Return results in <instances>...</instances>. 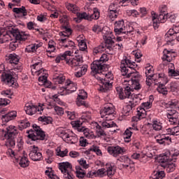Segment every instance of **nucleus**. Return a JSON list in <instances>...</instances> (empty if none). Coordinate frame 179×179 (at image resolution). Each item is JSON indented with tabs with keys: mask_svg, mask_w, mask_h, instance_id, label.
Instances as JSON below:
<instances>
[{
	"mask_svg": "<svg viewBox=\"0 0 179 179\" xmlns=\"http://www.w3.org/2000/svg\"><path fill=\"white\" fill-rule=\"evenodd\" d=\"M100 17V13L97 8H94L93 13L90 16V20L94 19V20H97Z\"/></svg>",
	"mask_w": 179,
	"mask_h": 179,
	"instance_id": "bf43d9fd",
	"label": "nucleus"
},
{
	"mask_svg": "<svg viewBox=\"0 0 179 179\" xmlns=\"http://www.w3.org/2000/svg\"><path fill=\"white\" fill-rule=\"evenodd\" d=\"M65 6L69 12H71L72 13H76L77 12H79V7L76 6V4H73L69 2H66L65 3Z\"/></svg>",
	"mask_w": 179,
	"mask_h": 179,
	"instance_id": "473e14b6",
	"label": "nucleus"
},
{
	"mask_svg": "<svg viewBox=\"0 0 179 179\" xmlns=\"http://www.w3.org/2000/svg\"><path fill=\"white\" fill-rule=\"evenodd\" d=\"M13 71H10V70H9L4 74H2L1 80L4 83H7V85L10 86V87L17 89V87H19V84H17V82L15 80V78H13V76H15L13 75Z\"/></svg>",
	"mask_w": 179,
	"mask_h": 179,
	"instance_id": "9d476101",
	"label": "nucleus"
},
{
	"mask_svg": "<svg viewBox=\"0 0 179 179\" xmlns=\"http://www.w3.org/2000/svg\"><path fill=\"white\" fill-rule=\"evenodd\" d=\"M71 125L73 128H77L78 132H82L85 130V127H82V122L79 120L71 122Z\"/></svg>",
	"mask_w": 179,
	"mask_h": 179,
	"instance_id": "37998d69",
	"label": "nucleus"
},
{
	"mask_svg": "<svg viewBox=\"0 0 179 179\" xmlns=\"http://www.w3.org/2000/svg\"><path fill=\"white\" fill-rule=\"evenodd\" d=\"M103 40H105L106 44H108L109 45H113V43L114 41H113V38H114V36L113 35V33L110 31H107L106 34H103Z\"/></svg>",
	"mask_w": 179,
	"mask_h": 179,
	"instance_id": "a878e982",
	"label": "nucleus"
},
{
	"mask_svg": "<svg viewBox=\"0 0 179 179\" xmlns=\"http://www.w3.org/2000/svg\"><path fill=\"white\" fill-rule=\"evenodd\" d=\"M136 115L141 120L143 118H146V110H145V108H138Z\"/></svg>",
	"mask_w": 179,
	"mask_h": 179,
	"instance_id": "49530a36",
	"label": "nucleus"
},
{
	"mask_svg": "<svg viewBox=\"0 0 179 179\" xmlns=\"http://www.w3.org/2000/svg\"><path fill=\"white\" fill-rule=\"evenodd\" d=\"M162 167L166 169L167 173H173L176 170V164H173V162H168L165 164H162Z\"/></svg>",
	"mask_w": 179,
	"mask_h": 179,
	"instance_id": "58836bf2",
	"label": "nucleus"
},
{
	"mask_svg": "<svg viewBox=\"0 0 179 179\" xmlns=\"http://www.w3.org/2000/svg\"><path fill=\"white\" fill-rule=\"evenodd\" d=\"M130 100L129 104L131 105L134 108L141 103V100H142V94H132L130 95Z\"/></svg>",
	"mask_w": 179,
	"mask_h": 179,
	"instance_id": "a211bd4d",
	"label": "nucleus"
},
{
	"mask_svg": "<svg viewBox=\"0 0 179 179\" xmlns=\"http://www.w3.org/2000/svg\"><path fill=\"white\" fill-rule=\"evenodd\" d=\"M57 133L65 142L70 143V145H75V143H78V141H79L78 136L71 131L58 129Z\"/></svg>",
	"mask_w": 179,
	"mask_h": 179,
	"instance_id": "6e6552de",
	"label": "nucleus"
},
{
	"mask_svg": "<svg viewBox=\"0 0 179 179\" xmlns=\"http://www.w3.org/2000/svg\"><path fill=\"white\" fill-rule=\"evenodd\" d=\"M115 174V170L111 164H106V176H108L110 178Z\"/></svg>",
	"mask_w": 179,
	"mask_h": 179,
	"instance_id": "79ce46f5",
	"label": "nucleus"
},
{
	"mask_svg": "<svg viewBox=\"0 0 179 179\" xmlns=\"http://www.w3.org/2000/svg\"><path fill=\"white\" fill-rule=\"evenodd\" d=\"M17 135V129L13 125L6 127V130L0 129V138L2 141H6L5 145L7 148H13L16 145L15 138Z\"/></svg>",
	"mask_w": 179,
	"mask_h": 179,
	"instance_id": "7ed1b4c3",
	"label": "nucleus"
},
{
	"mask_svg": "<svg viewBox=\"0 0 179 179\" xmlns=\"http://www.w3.org/2000/svg\"><path fill=\"white\" fill-rule=\"evenodd\" d=\"M53 82L55 85H62L65 82V77L62 74L56 73L53 76Z\"/></svg>",
	"mask_w": 179,
	"mask_h": 179,
	"instance_id": "7c9ffc66",
	"label": "nucleus"
},
{
	"mask_svg": "<svg viewBox=\"0 0 179 179\" xmlns=\"http://www.w3.org/2000/svg\"><path fill=\"white\" fill-rule=\"evenodd\" d=\"M132 130L127 129V130L124 133V139L125 140V142H129V139L131 138V136H132Z\"/></svg>",
	"mask_w": 179,
	"mask_h": 179,
	"instance_id": "5fc2aeb1",
	"label": "nucleus"
},
{
	"mask_svg": "<svg viewBox=\"0 0 179 179\" xmlns=\"http://www.w3.org/2000/svg\"><path fill=\"white\" fill-rule=\"evenodd\" d=\"M103 51H106V47H104V45H99L98 47L94 48L93 54L94 55H97V54H100Z\"/></svg>",
	"mask_w": 179,
	"mask_h": 179,
	"instance_id": "603ef678",
	"label": "nucleus"
},
{
	"mask_svg": "<svg viewBox=\"0 0 179 179\" xmlns=\"http://www.w3.org/2000/svg\"><path fill=\"white\" fill-rule=\"evenodd\" d=\"M89 152H94L97 156H103V152H101V150H100L99 147L96 145H92L89 150Z\"/></svg>",
	"mask_w": 179,
	"mask_h": 179,
	"instance_id": "3c124183",
	"label": "nucleus"
},
{
	"mask_svg": "<svg viewBox=\"0 0 179 179\" xmlns=\"http://www.w3.org/2000/svg\"><path fill=\"white\" fill-rule=\"evenodd\" d=\"M77 17L74 18V22H76V23H80L82 22L83 19H85V20H90V17L87 13H76Z\"/></svg>",
	"mask_w": 179,
	"mask_h": 179,
	"instance_id": "b1692460",
	"label": "nucleus"
},
{
	"mask_svg": "<svg viewBox=\"0 0 179 179\" xmlns=\"http://www.w3.org/2000/svg\"><path fill=\"white\" fill-rule=\"evenodd\" d=\"M20 166L24 168L29 166V159H27V157H23L20 159Z\"/></svg>",
	"mask_w": 179,
	"mask_h": 179,
	"instance_id": "e2e57ef3",
	"label": "nucleus"
},
{
	"mask_svg": "<svg viewBox=\"0 0 179 179\" xmlns=\"http://www.w3.org/2000/svg\"><path fill=\"white\" fill-rule=\"evenodd\" d=\"M41 47V43H34L29 45H27L25 48V52H36L37 48Z\"/></svg>",
	"mask_w": 179,
	"mask_h": 179,
	"instance_id": "72a5a7b5",
	"label": "nucleus"
},
{
	"mask_svg": "<svg viewBox=\"0 0 179 179\" xmlns=\"http://www.w3.org/2000/svg\"><path fill=\"white\" fill-rule=\"evenodd\" d=\"M56 155L57 156H59L60 157H65L68 155V149L64 150H61V148H57L56 149Z\"/></svg>",
	"mask_w": 179,
	"mask_h": 179,
	"instance_id": "6e6d98bb",
	"label": "nucleus"
},
{
	"mask_svg": "<svg viewBox=\"0 0 179 179\" xmlns=\"http://www.w3.org/2000/svg\"><path fill=\"white\" fill-rule=\"evenodd\" d=\"M83 64V62L81 63L80 66H78L76 68L75 67H72L76 71L77 69H79V68L80 69V71H77L75 73V76H76V78H82L83 75H85L86 73L87 72V65L86 64Z\"/></svg>",
	"mask_w": 179,
	"mask_h": 179,
	"instance_id": "aec40b11",
	"label": "nucleus"
},
{
	"mask_svg": "<svg viewBox=\"0 0 179 179\" xmlns=\"http://www.w3.org/2000/svg\"><path fill=\"white\" fill-rule=\"evenodd\" d=\"M8 61L10 64L17 65V64H19V61H20V57L17 55L12 53L8 55Z\"/></svg>",
	"mask_w": 179,
	"mask_h": 179,
	"instance_id": "c9c22d12",
	"label": "nucleus"
},
{
	"mask_svg": "<svg viewBox=\"0 0 179 179\" xmlns=\"http://www.w3.org/2000/svg\"><path fill=\"white\" fill-rule=\"evenodd\" d=\"M108 61V55L103 54L99 60H95L91 64L92 73H101L104 69H107V65L104 62Z\"/></svg>",
	"mask_w": 179,
	"mask_h": 179,
	"instance_id": "39448f33",
	"label": "nucleus"
},
{
	"mask_svg": "<svg viewBox=\"0 0 179 179\" xmlns=\"http://www.w3.org/2000/svg\"><path fill=\"white\" fill-rule=\"evenodd\" d=\"M168 118L178 117V113L176 110H169L166 114Z\"/></svg>",
	"mask_w": 179,
	"mask_h": 179,
	"instance_id": "338daca9",
	"label": "nucleus"
},
{
	"mask_svg": "<svg viewBox=\"0 0 179 179\" xmlns=\"http://www.w3.org/2000/svg\"><path fill=\"white\" fill-rule=\"evenodd\" d=\"M159 163L162 164H167L169 163V157L164 155L158 159Z\"/></svg>",
	"mask_w": 179,
	"mask_h": 179,
	"instance_id": "69168bd1",
	"label": "nucleus"
},
{
	"mask_svg": "<svg viewBox=\"0 0 179 179\" xmlns=\"http://www.w3.org/2000/svg\"><path fill=\"white\" fill-rule=\"evenodd\" d=\"M59 45L62 47H64V48H69V50H72L75 48L76 46L75 45V42L72 40H70L69 38H60L58 40Z\"/></svg>",
	"mask_w": 179,
	"mask_h": 179,
	"instance_id": "f3484780",
	"label": "nucleus"
},
{
	"mask_svg": "<svg viewBox=\"0 0 179 179\" xmlns=\"http://www.w3.org/2000/svg\"><path fill=\"white\" fill-rule=\"evenodd\" d=\"M82 132H83L84 136L85 138H87L88 139H94L95 136L93 132H89L87 129H85L84 130H82Z\"/></svg>",
	"mask_w": 179,
	"mask_h": 179,
	"instance_id": "052dcab7",
	"label": "nucleus"
},
{
	"mask_svg": "<svg viewBox=\"0 0 179 179\" xmlns=\"http://www.w3.org/2000/svg\"><path fill=\"white\" fill-rule=\"evenodd\" d=\"M167 132L170 135L178 136L179 135V124L175 127L167 129Z\"/></svg>",
	"mask_w": 179,
	"mask_h": 179,
	"instance_id": "a18cd8bd",
	"label": "nucleus"
},
{
	"mask_svg": "<svg viewBox=\"0 0 179 179\" xmlns=\"http://www.w3.org/2000/svg\"><path fill=\"white\" fill-rule=\"evenodd\" d=\"M166 174L164 173V171H157V173L154 175V177L155 179H163L164 178Z\"/></svg>",
	"mask_w": 179,
	"mask_h": 179,
	"instance_id": "774afa93",
	"label": "nucleus"
},
{
	"mask_svg": "<svg viewBox=\"0 0 179 179\" xmlns=\"http://www.w3.org/2000/svg\"><path fill=\"white\" fill-rule=\"evenodd\" d=\"M29 156L34 162H40V160H43V154L40 152L38 147L36 145L31 146V150L29 152Z\"/></svg>",
	"mask_w": 179,
	"mask_h": 179,
	"instance_id": "ddd939ff",
	"label": "nucleus"
},
{
	"mask_svg": "<svg viewBox=\"0 0 179 179\" xmlns=\"http://www.w3.org/2000/svg\"><path fill=\"white\" fill-rule=\"evenodd\" d=\"M50 108H54L55 110V114H56V115H59V116H62L64 114V109L58 106H57V104L55 103H50Z\"/></svg>",
	"mask_w": 179,
	"mask_h": 179,
	"instance_id": "c756f323",
	"label": "nucleus"
},
{
	"mask_svg": "<svg viewBox=\"0 0 179 179\" xmlns=\"http://www.w3.org/2000/svg\"><path fill=\"white\" fill-rule=\"evenodd\" d=\"M76 177H78V178H83V177L86 176V173L83 170L82 168H80V166L76 167Z\"/></svg>",
	"mask_w": 179,
	"mask_h": 179,
	"instance_id": "c03bdc74",
	"label": "nucleus"
},
{
	"mask_svg": "<svg viewBox=\"0 0 179 179\" xmlns=\"http://www.w3.org/2000/svg\"><path fill=\"white\" fill-rule=\"evenodd\" d=\"M152 26L154 29H158L159 25L162 22L159 20V18L157 17V16H156V14L152 15Z\"/></svg>",
	"mask_w": 179,
	"mask_h": 179,
	"instance_id": "864d4df0",
	"label": "nucleus"
},
{
	"mask_svg": "<svg viewBox=\"0 0 179 179\" xmlns=\"http://www.w3.org/2000/svg\"><path fill=\"white\" fill-rule=\"evenodd\" d=\"M114 31L116 34H121V33H131V31L126 29L124 20H120L115 22Z\"/></svg>",
	"mask_w": 179,
	"mask_h": 179,
	"instance_id": "2eb2a0df",
	"label": "nucleus"
},
{
	"mask_svg": "<svg viewBox=\"0 0 179 179\" xmlns=\"http://www.w3.org/2000/svg\"><path fill=\"white\" fill-rule=\"evenodd\" d=\"M152 128L155 131H162V128H163V125L162 122L157 120H154L152 122Z\"/></svg>",
	"mask_w": 179,
	"mask_h": 179,
	"instance_id": "8fccbe9b",
	"label": "nucleus"
},
{
	"mask_svg": "<svg viewBox=\"0 0 179 179\" xmlns=\"http://www.w3.org/2000/svg\"><path fill=\"white\" fill-rule=\"evenodd\" d=\"M33 127L34 130L27 131V134H29L28 138L31 141H44L45 139L44 131L37 124H34Z\"/></svg>",
	"mask_w": 179,
	"mask_h": 179,
	"instance_id": "1a4fd4ad",
	"label": "nucleus"
},
{
	"mask_svg": "<svg viewBox=\"0 0 179 179\" xmlns=\"http://www.w3.org/2000/svg\"><path fill=\"white\" fill-rule=\"evenodd\" d=\"M72 34V29L67 27H64V31L59 33V36H60V38H69V36Z\"/></svg>",
	"mask_w": 179,
	"mask_h": 179,
	"instance_id": "f704fd0d",
	"label": "nucleus"
},
{
	"mask_svg": "<svg viewBox=\"0 0 179 179\" xmlns=\"http://www.w3.org/2000/svg\"><path fill=\"white\" fill-rule=\"evenodd\" d=\"M94 127L96 129V132L98 136H104L106 135V133L101 129V127L97 122L94 123Z\"/></svg>",
	"mask_w": 179,
	"mask_h": 179,
	"instance_id": "de8ad7c7",
	"label": "nucleus"
},
{
	"mask_svg": "<svg viewBox=\"0 0 179 179\" xmlns=\"http://www.w3.org/2000/svg\"><path fill=\"white\" fill-rule=\"evenodd\" d=\"M107 152L113 157H118L120 155H124V148H121L120 145L109 146L107 148Z\"/></svg>",
	"mask_w": 179,
	"mask_h": 179,
	"instance_id": "4468645a",
	"label": "nucleus"
},
{
	"mask_svg": "<svg viewBox=\"0 0 179 179\" xmlns=\"http://www.w3.org/2000/svg\"><path fill=\"white\" fill-rule=\"evenodd\" d=\"M43 107H44V103H42L38 106H36L31 103H26L24 106V111L28 115H33L36 114V113L41 114V111L44 110V108Z\"/></svg>",
	"mask_w": 179,
	"mask_h": 179,
	"instance_id": "f8f14e48",
	"label": "nucleus"
},
{
	"mask_svg": "<svg viewBox=\"0 0 179 179\" xmlns=\"http://www.w3.org/2000/svg\"><path fill=\"white\" fill-rule=\"evenodd\" d=\"M38 121L44 122V124H51L52 122V118L51 117L42 116L38 117Z\"/></svg>",
	"mask_w": 179,
	"mask_h": 179,
	"instance_id": "4d7b16f0",
	"label": "nucleus"
},
{
	"mask_svg": "<svg viewBox=\"0 0 179 179\" xmlns=\"http://www.w3.org/2000/svg\"><path fill=\"white\" fill-rule=\"evenodd\" d=\"M114 106L112 103H106L100 111L101 117L103 118L101 125L103 128H114L117 124L113 122L114 115Z\"/></svg>",
	"mask_w": 179,
	"mask_h": 179,
	"instance_id": "f03ea898",
	"label": "nucleus"
},
{
	"mask_svg": "<svg viewBox=\"0 0 179 179\" xmlns=\"http://www.w3.org/2000/svg\"><path fill=\"white\" fill-rule=\"evenodd\" d=\"M43 63L38 62L31 66V72L34 76H39L38 82H45V79L48 78L47 70L43 69Z\"/></svg>",
	"mask_w": 179,
	"mask_h": 179,
	"instance_id": "423d86ee",
	"label": "nucleus"
},
{
	"mask_svg": "<svg viewBox=\"0 0 179 179\" xmlns=\"http://www.w3.org/2000/svg\"><path fill=\"white\" fill-rule=\"evenodd\" d=\"M59 169L64 174V178L66 179H73L75 176L72 174V165L68 162H61L59 164Z\"/></svg>",
	"mask_w": 179,
	"mask_h": 179,
	"instance_id": "9b49d317",
	"label": "nucleus"
},
{
	"mask_svg": "<svg viewBox=\"0 0 179 179\" xmlns=\"http://www.w3.org/2000/svg\"><path fill=\"white\" fill-rule=\"evenodd\" d=\"M60 89H64V90H70V89H73L74 90L78 89L76 87V84L73 83L71 80L68 79L66 80L64 86H59Z\"/></svg>",
	"mask_w": 179,
	"mask_h": 179,
	"instance_id": "bb28decb",
	"label": "nucleus"
},
{
	"mask_svg": "<svg viewBox=\"0 0 179 179\" xmlns=\"http://www.w3.org/2000/svg\"><path fill=\"white\" fill-rule=\"evenodd\" d=\"M77 41L78 43V47L80 51H85V50H87V45L85 41V38H83V35H80L78 37H77Z\"/></svg>",
	"mask_w": 179,
	"mask_h": 179,
	"instance_id": "5701e85b",
	"label": "nucleus"
},
{
	"mask_svg": "<svg viewBox=\"0 0 179 179\" xmlns=\"http://www.w3.org/2000/svg\"><path fill=\"white\" fill-rule=\"evenodd\" d=\"M179 102L177 100H173L166 104L167 106L170 107L171 108H179L178 106Z\"/></svg>",
	"mask_w": 179,
	"mask_h": 179,
	"instance_id": "680f3d73",
	"label": "nucleus"
},
{
	"mask_svg": "<svg viewBox=\"0 0 179 179\" xmlns=\"http://www.w3.org/2000/svg\"><path fill=\"white\" fill-rule=\"evenodd\" d=\"M132 108H134V106H131L129 103L125 106L122 109L123 115H129V113H132Z\"/></svg>",
	"mask_w": 179,
	"mask_h": 179,
	"instance_id": "09e8293b",
	"label": "nucleus"
},
{
	"mask_svg": "<svg viewBox=\"0 0 179 179\" xmlns=\"http://www.w3.org/2000/svg\"><path fill=\"white\" fill-rule=\"evenodd\" d=\"M167 141L171 142V138H170L167 134H159L157 136L156 142L157 143H159V145H166V142H167Z\"/></svg>",
	"mask_w": 179,
	"mask_h": 179,
	"instance_id": "4be33fe9",
	"label": "nucleus"
},
{
	"mask_svg": "<svg viewBox=\"0 0 179 179\" xmlns=\"http://www.w3.org/2000/svg\"><path fill=\"white\" fill-rule=\"evenodd\" d=\"M108 70V67L107 69H103L101 73H94L96 74L103 75L105 76L104 78H100L101 83L102 84L103 90H110V89H113V80L114 79V76H113V73L111 71L107 72Z\"/></svg>",
	"mask_w": 179,
	"mask_h": 179,
	"instance_id": "0eeeda50",
	"label": "nucleus"
},
{
	"mask_svg": "<svg viewBox=\"0 0 179 179\" xmlns=\"http://www.w3.org/2000/svg\"><path fill=\"white\" fill-rule=\"evenodd\" d=\"M176 38H173V36H169V35H165V40L166 41V44L168 45H173L174 44V40Z\"/></svg>",
	"mask_w": 179,
	"mask_h": 179,
	"instance_id": "0e129e2a",
	"label": "nucleus"
},
{
	"mask_svg": "<svg viewBox=\"0 0 179 179\" xmlns=\"http://www.w3.org/2000/svg\"><path fill=\"white\" fill-rule=\"evenodd\" d=\"M14 13H17V15H22L23 16H27V10H26V7L22 6L21 8H14L13 9Z\"/></svg>",
	"mask_w": 179,
	"mask_h": 179,
	"instance_id": "a19ab883",
	"label": "nucleus"
},
{
	"mask_svg": "<svg viewBox=\"0 0 179 179\" xmlns=\"http://www.w3.org/2000/svg\"><path fill=\"white\" fill-rule=\"evenodd\" d=\"M119 161L121 162L123 169H128L131 166V159L126 155L120 157Z\"/></svg>",
	"mask_w": 179,
	"mask_h": 179,
	"instance_id": "cd10ccee",
	"label": "nucleus"
},
{
	"mask_svg": "<svg viewBox=\"0 0 179 179\" xmlns=\"http://www.w3.org/2000/svg\"><path fill=\"white\" fill-rule=\"evenodd\" d=\"M16 117V111H11L8 113L6 115H2L1 120L4 121V122H9V121H12Z\"/></svg>",
	"mask_w": 179,
	"mask_h": 179,
	"instance_id": "393cba45",
	"label": "nucleus"
},
{
	"mask_svg": "<svg viewBox=\"0 0 179 179\" xmlns=\"http://www.w3.org/2000/svg\"><path fill=\"white\" fill-rule=\"evenodd\" d=\"M72 55V52L69 50L64 52L63 54L58 55L55 62L57 64H59L61 61H64L65 59L66 64L69 65L71 68H78V66H80L82 65V62H83V57L80 55H76V57L71 59H69V57Z\"/></svg>",
	"mask_w": 179,
	"mask_h": 179,
	"instance_id": "20e7f679",
	"label": "nucleus"
},
{
	"mask_svg": "<svg viewBox=\"0 0 179 179\" xmlns=\"http://www.w3.org/2000/svg\"><path fill=\"white\" fill-rule=\"evenodd\" d=\"M137 66L136 63L131 62L126 57L121 61L120 71L122 75L131 79V85L128 83V81L124 80L123 83V89L124 90H141L142 89V85L139 83L141 75L135 69Z\"/></svg>",
	"mask_w": 179,
	"mask_h": 179,
	"instance_id": "f257e3e1",
	"label": "nucleus"
},
{
	"mask_svg": "<svg viewBox=\"0 0 179 179\" xmlns=\"http://www.w3.org/2000/svg\"><path fill=\"white\" fill-rule=\"evenodd\" d=\"M168 73L169 76H179V71H176V67H174V64L173 63H169L168 64Z\"/></svg>",
	"mask_w": 179,
	"mask_h": 179,
	"instance_id": "2f4dec72",
	"label": "nucleus"
},
{
	"mask_svg": "<svg viewBox=\"0 0 179 179\" xmlns=\"http://www.w3.org/2000/svg\"><path fill=\"white\" fill-rule=\"evenodd\" d=\"M45 162L48 164H51L54 162V151L51 150H46Z\"/></svg>",
	"mask_w": 179,
	"mask_h": 179,
	"instance_id": "4c0bfd02",
	"label": "nucleus"
},
{
	"mask_svg": "<svg viewBox=\"0 0 179 179\" xmlns=\"http://www.w3.org/2000/svg\"><path fill=\"white\" fill-rule=\"evenodd\" d=\"M92 31H94V33H100L102 32L103 34H105L106 33V29H103L100 25L99 24H95L92 27Z\"/></svg>",
	"mask_w": 179,
	"mask_h": 179,
	"instance_id": "13d9d810",
	"label": "nucleus"
},
{
	"mask_svg": "<svg viewBox=\"0 0 179 179\" xmlns=\"http://www.w3.org/2000/svg\"><path fill=\"white\" fill-rule=\"evenodd\" d=\"M39 85L41 86H45V87H47L48 89H52L55 90L58 87V85H54L50 81H47V78H45V82L39 81Z\"/></svg>",
	"mask_w": 179,
	"mask_h": 179,
	"instance_id": "ea45409f",
	"label": "nucleus"
},
{
	"mask_svg": "<svg viewBox=\"0 0 179 179\" xmlns=\"http://www.w3.org/2000/svg\"><path fill=\"white\" fill-rule=\"evenodd\" d=\"M12 34L16 41H24L25 40H27V37H29V35L26 34V32H20L19 30L13 31Z\"/></svg>",
	"mask_w": 179,
	"mask_h": 179,
	"instance_id": "6ab92c4d",
	"label": "nucleus"
},
{
	"mask_svg": "<svg viewBox=\"0 0 179 179\" xmlns=\"http://www.w3.org/2000/svg\"><path fill=\"white\" fill-rule=\"evenodd\" d=\"M155 77L158 78L157 82L159 83L157 90H164V89H166L165 85L169 82L166 75L164 73L155 74Z\"/></svg>",
	"mask_w": 179,
	"mask_h": 179,
	"instance_id": "dca6fc26",
	"label": "nucleus"
},
{
	"mask_svg": "<svg viewBox=\"0 0 179 179\" xmlns=\"http://www.w3.org/2000/svg\"><path fill=\"white\" fill-rule=\"evenodd\" d=\"M174 58V52H171L167 49H164L163 51V61H167L168 62H171Z\"/></svg>",
	"mask_w": 179,
	"mask_h": 179,
	"instance_id": "412c9836",
	"label": "nucleus"
},
{
	"mask_svg": "<svg viewBox=\"0 0 179 179\" xmlns=\"http://www.w3.org/2000/svg\"><path fill=\"white\" fill-rule=\"evenodd\" d=\"M119 99L124 100L125 99H129L131 97V90H120L118 91Z\"/></svg>",
	"mask_w": 179,
	"mask_h": 179,
	"instance_id": "e433bc0d",
	"label": "nucleus"
},
{
	"mask_svg": "<svg viewBox=\"0 0 179 179\" xmlns=\"http://www.w3.org/2000/svg\"><path fill=\"white\" fill-rule=\"evenodd\" d=\"M145 69L146 78H155L156 76V74L153 73V66L150 65V64H147Z\"/></svg>",
	"mask_w": 179,
	"mask_h": 179,
	"instance_id": "c85d7f7f",
	"label": "nucleus"
}]
</instances>
